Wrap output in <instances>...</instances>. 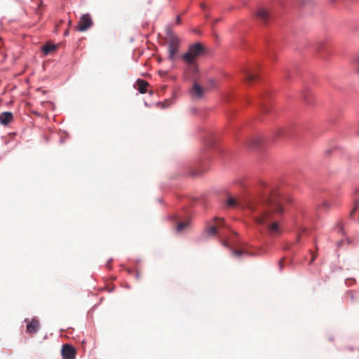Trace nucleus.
I'll use <instances>...</instances> for the list:
<instances>
[{"label":"nucleus","instance_id":"obj_30","mask_svg":"<svg viewBox=\"0 0 359 359\" xmlns=\"http://www.w3.org/2000/svg\"><path fill=\"white\" fill-rule=\"evenodd\" d=\"M283 259H282V260L280 262V268H282V267H283V265H282V264H283Z\"/></svg>","mask_w":359,"mask_h":359},{"label":"nucleus","instance_id":"obj_17","mask_svg":"<svg viewBox=\"0 0 359 359\" xmlns=\"http://www.w3.org/2000/svg\"><path fill=\"white\" fill-rule=\"evenodd\" d=\"M353 64L355 68L356 72L359 73V54H357L353 57Z\"/></svg>","mask_w":359,"mask_h":359},{"label":"nucleus","instance_id":"obj_31","mask_svg":"<svg viewBox=\"0 0 359 359\" xmlns=\"http://www.w3.org/2000/svg\"><path fill=\"white\" fill-rule=\"evenodd\" d=\"M159 74H161V75H163V74H165V72H163V73H162L161 72H159Z\"/></svg>","mask_w":359,"mask_h":359},{"label":"nucleus","instance_id":"obj_8","mask_svg":"<svg viewBox=\"0 0 359 359\" xmlns=\"http://www.w3.org/2000/svg\"><path fill=\"white\" fill-rule=\"evenodd\" d=\"M25 322L27 323V332L29 334H34L36 333L39 328V321L34 318L30 321H29V319L26 318Z\"/></svg>","mask_w":359,"mask_h":359},{"label":"nucleus","instance_id":"obj_12","mask_svg":"<svg viewBox=\"0 0 359 359\" xmlns=\"http://www.w3.org/2000/svg\"><path fill=\"white\" fill-rule=\"evenodd\" d=\"M136 85L138 91L140 93L144 94L147 92V88L149 86V83L144 80L139 79L136 81Z\"/></svg>","mask_w":359,"mask_h":359},{"label":"nucleus","instance_id":"obj_7","mask_svg":"<svg viewBox=\"0 0 359 359\" xmlns=\"http://www.w3.org/2000/svg\"><path fill=\"white\" fill-rule=\"evenodd\" d=\"M62 355L66 359H74L76 351L75 348L69 344L63 345L62 348Z\"/></svg>","mask_w":359,"mask_h":359},{"label":"nucleus","instance_id":"obj_13","mask_svg":"<svg viewBox=\"0 0 359 359\" xmlns=\"http://www.w3.org/2000/svg\"><path fill=\"white\" fill-rule=\"evenodd\" d=\"M205 171H206L205 169H198V168H191L189 169V175L193 177H198L202 175Z\"/></svg>","mask_w":359,"mask_h":359},{"label":"nucleus","instance_id":"obj_27","mask_svg":"<svg viewBox=\"0 0 359 359\" xmlns=\"http://www.w3.org/2000/svg\"><path fill=\"white\" fill-rule=\"evenodd\" d=\"M222 245H224V246H227V245H228V244H227V242H226V241H222Z\"/></svg>","mask_w":359,"mask_h":359},{"label":"nucleus","instance_id":"obj_32","mask_svg":"<svg viewBox=\"0 0 359 359\" xmlns=\"http://www.w3.org/2000/svg\"><path fill=\"white\" fill-rule=\"evenodd\" d=\"M159 74H161V75H163V74H165V72H163V73H162L161 72H159Z\"/></svg>","mask_w":359,"mask_h":359},{"label":"nucleus","instance_id":"obj_22","mask_svg":"<svg viewBox=\"0 0 359 359\" xmlns=\"http://www.w3.org/2000/svg\"><path fill=\"white\" fill-rule=\"evenodd\" d=\"M260 142V140L259 139H256L255 140H254L252 144H254V145H258Z\"/></svg>","mask_w":359,"mask_h":359},{"label":"nucleus","instance_id":"obj_15","mask_svg":"<svg viewBox=\"0 0 359 359\" xmlns=\"http://www.w3.org/2000/svg\"><path fill=\"white\" fill-rule=\"evenodd\" d=\"M189 222L186 221V222H180L177 224V226H176V231L177 232H182L184 230H185L188 226H189Z\"/></svg>","mask_w":359,"mask_h":359},{"label":"nucleus","instance_id":"obj_28","mask_svg":"<svg viewBox=\"0 0 359 359\" xmlns=\"http://www.w3.org/2000/svg\"><path fill=\"white\" fill-rule=\"evenodd\" d=\"M316 257V256L313 255L312 258H311V262H313L315 260Z\"/></svg>","mask_w":359,"mask_h":359},{"label":"nucleus","instance_id":"obj_9","mask_svg":"<svg viewBox=\"0 0 359 359\" xmlns=\"http://www.w3.org/2000/svg\"><path fill=\"white\" fill-rule=\"evenodd\" d=\"M255 15L256 18L263 23H266L270 18L269 13L264 8H259Z\"/></svg>","mask_w":359,"mask_h":359},{"label":"nucleus","instance_id":"obj_10","mask_svg":"<svg viewBox=\"0 0 359 359\" xmlns=\"http://www.w3.org/2000/svg\"><path fill=\"white\" fill-rule=\"evenodd\" d=\"M13 120V115L10 111H5L0 114V123L2 125L6 126L12 122Z\"/></svg>","mask_w":359,"mask_h":359},{"label":"nucleus","instance_id":"obj_33","mask_svg":"<svg viewBox=\"0 0 359 359\" xmlns=\"http://www.w3.org/2000/svg\"><path fill=\"white\" fill-rule=\"evenodd\" d=\"M159 74H161V75H163V74H165V72H163V73H162L161 72H159Z\"/></svg>","mask_w":359,"mask_h":359},{"label":"nucleus","instance_id":"obj_21","mask_svg":"<svg viewBox=\"0 0 359 359\" xmlns=\"http://www.w3.org/2000/svg\"><path fill=\"white\" fill-rule=\"evenodd\" d=\"M107 287V291L108 292H111L114 290H115V287H114V285L113 284H111V283L108 284Z\"/></svg>","mask_w":359,"mask_h":359},{"label":"nucleus","instance_id":"obj_29","mask_svg":"<svg viewBox=\"0 0 359 359\" xmlns=\"http://www.w3.org/2000/svg\"><path fill=\"white\" fill-rule=\"evenodd\" d=\"M201 7L203 9H205V8H206L205 5V4H202L201 5Z\"/></svg>","mask_w":359,"mask_h":359},{"label":"nucleus","instance_id":"obj_19","mask_svg":"<svg viewBox=\"0 0 359 359\" xmlns=\"http://www.w3.org/2000/svg\"><path fill=\"white\" fill-rule=\"evenodd\" d=\"M292 77V73L290 70L287 69L285 71L284 73V79L285 80H290Z\"/></svg>","mask_w":359,"mask_h":359},{"label":"nucleus","instance_id":"obj_34","mask_svg":"<svg viewBox=\"0 0 359 359\" xmlns=\"http://www.w3.org/2000/svg\"><path fill=\"white\" fill-rule=\"evenodd\" d=\"M127 271H128V273H131V271H130V269H127Z\"/></svg>","mask_w":359,"mask_h":359},{"label":"nucleus","instance_id":"obj_11","mask_svg":"<svg viewBox=\"0 0 359 359\" xmlns=\"http://www.w3.org/2000/svg\"><path fill=\"white\" fill-rule=\"evenodd\" d=\"M258 78L257 74L250 70L246 69L244 71V81L245 83L250 84L256 81Z\"/></svg>","mask_w":359,"mask_h":359},{"label":"nucleus","instance_id":"obj_35","mask_svg":"<svg viewBox=\"0 0 359 359\" xmlns=\"http://www.w3.org/2000/svg\"><path fill=\"white\" fill-rule=\"evenodd\" d=\"M67 34H68V32H67V31H66V32H65V35H67Z\"/></svg>","mask_w":359,"mask_h":359},{"label":"nucleus","instance_id":"obj_5","mask_svg":"<svg viewBox=\"0 0 359 359\" xmlns=\"http://www.w3.org/2000/svg\"><path fill=\"white\" fill-rule=\"evenodd\" d=\"M93 25V20L89 14H83L78 22L77 30L80 32H85L91 27Z\"/></svg>","mask_w":359,"mask_h":359},{"label":"nucleus","instance_id":"obj_24","mask_svg":"<svg viewBox=\"0 0 359 359\" xmlns=\"http://www.w3.org/2000/svg\"><path fill=\"white\" fill-rule=\"evenodd\" d=\"M356 209H357V207L355 206V207L354 208V209H353V210L351 212V213H350V216H351V217H353V214H354L355 211L356 210Z\"/></svg>","mask_w":359,"mask_h":359},{"label":"nucleus","instance_id":"obj_2","mask_svg":"<svg viewBox=\"0 0 359 359\" xmlns=\"http://www.w3.org/2000/svg\"><path fill=\"white\" fill-rule=\"evenodd\" d=\"M205 53V47L201 43H196L190 45L188 51L184 53L182 58L194 70L196 69V60Z\"/></svg>","mask_w":359,"mask_h":359},{"label":"nucleus","instance_id":"obj_6","mask_svg":"<svg viewBox=\"0 0 359 359\" xmlns=\"http://www.w3.org/2000/svg\"><path fill=\"white\" fill-rule=\"evenodd\" d=\"M224 222L222 218L215 219L213 224H210L206 227V233L208 236H214L217 231V229L224 226Z\"/></svg>","mask_w":359,"mask_h":359},{"label":"nucleus","instance_id":"obj_20","mask_svg":"<svg viewBox=\"0 0 359 359\" xmlns=\"http://www.w3.org/2000/svg\"><path fill=\"white\" fill-rule=\"evenodd\" d=\"M243 253L244 252L240 250H235L233 251V255L238 257H241Z\"/></svg>","mask_w":359,"mask_h":359},{"label":"nucleus","instance_id":"obj_3","mask_svg":"<svg viewBox=\"0 0 359 359\" xmlns=\"http://www.w3.org/2000/svg\"><path fill=\"white\" fill-rule=\"evenodd\" d=\"M166 37L168 58L173 61L175 60L176 55L179 52L181 41L170 27H166Z\"/></svg>","mask_w":359,"mask_h":359},{"label":"nucleus","instance_id":"obj_23","mask_svg":"<svg viewBox=\"0 0 359 359\" xmlns=\"http://www.w3.org/2000/svg\"><path fill=\"white\" fill-rule=\"evenodd\" d=\"M181 22V19H180V16H177V18H176V23L177 25L180 24Z\"/></svg>","mask_w":359,"mask_h":359},{"label":"nucleus","instance_id":"obj_25","mask_svg":"<svg viewBox=\"0 0 359 359\" xmlns=\"http://www.w3.org/2000/svg\"><path fill=\"white\" fill-rule=\"evenodd\" d=\"M311 0H302V4H306L307 3H309Z\"/></svg>","mask_w":359,"mask_h":359},{"label":"nucleus","instance_id":"obj_18","mask_svg":"<svg viewBox=\"0 0 359 359\" xmlns=\"http://www.w3.org/2000/svg\"><path fill=\"white\" fill-rule=\"evenodd\" d=\"M217 86V83L215 79H211L208 81V86L205 88L206 90L210 88H215Z\"/></svg>","mask_w":359,"mask_h":359},{"label":"nucleus","instance_id":"obj_14","mask_svg":"<svg viewBox=\"0 0 359 359\" xmlns=\"http://www.w3.org/2000/svg\"><path fill=\"white\" fill-rule=\"evenodd\" d=\"M57 48V46L55 44H50V43H46L45 46H43L42 50L44 53L45 55H48L50 53L55 50Z\"/></svg>","mask_w":359,"mask_h":359},{"label":"nucleus","instance_id":"obj_4","mask_svg":"<svg viewBox=\"0 0 359 359\" xmlns=\"http://www.w3.org/2000/svg\"><path fill=\"white\" fill-rule=\"evenodd\" d=\"M205 90V88L200 86L197 82H194L189 90V93L191 99L199 100L203 97Z\"/></svg>","mask_w":359,"mask_h":359},{"label":"nucleus","instance_id":"obj_26","mask_svg":"<svg viewBox=\"0 0 359 359\" xmlns=\"http://www.w3.org/2000/svg\"><path fill=\"white\" fill-rule=\"evenodd\" d=\"M323 206H324L325 208H327L328 203L327 202H325V203H323Z\"/></svg>","mask_w":359,"mask_h":359},{"label":"nucleus","instance_id":"obj_1","mask_svg":"<svg viewBox=\"0 0 359 359\" xmlns=\"http://www.w3.org/2000/svg\"><path fill=\"white\" fill-rule=\"evenodd\" d=\"M271 190H268L262 197H246L236 199L229 197L226 205L229 207H240L248 210L254 221L259 225L264 226L271 237H277L282 233L280 223L283 208L279 199L275 196H268Z\"/></svg>","mask_w":359,"mask_h":359},{"label":"nucleus","instance_id":"obj_16","mask_svg":"<svg viewBox=\"0 0 359 359\" xmlns=\"http://www.w3.org/2000/svg\"><path fill=\"white\" fill-rule=\"evenodd\" d=\"M285 133V129H284V128H280V127L277 128L274 130V133H273L274 136H275L276 137H283V136H284Z\"/></svg>","mask_w":359,"mask_h":359}]
</instances>
